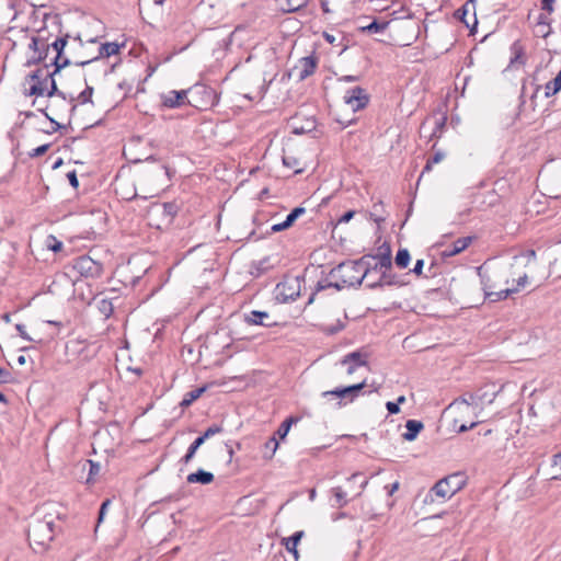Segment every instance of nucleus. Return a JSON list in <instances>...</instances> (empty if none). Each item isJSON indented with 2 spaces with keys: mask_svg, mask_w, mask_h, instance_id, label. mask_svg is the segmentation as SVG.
Listing matches in <instances>:
<instances>
[{
  "mask_svg": "<svg viewBox=\"0 0 561 561\" xmlns=\"http://www.w3.org/2000/svg\"><path fill=\"white\" fill-rule=\"evenodd\" d=\"M513 268L514 266L507 263L492 265L485 263L478 267L485 299L497 302L518 293V288H511V278L515 275Z\"/></svg>",
  "mask_w": 561,
  "mask_h": 561,
  "instance_id": "1",
  "label": "nucleus"
},
{
  "mask_svg": "<svg viewBox=\"0 0 561 561\" xmlns=\"http://www.w3.org/2000/svg\"><path fill=\"white\" fill-rule=\"evenodd\" d=\"M367 257L371 256H363L356 261H345L340 263L330 272V275L339 278L340 282L328 283L327 285L318 283V290H322L327 287H334L340 290L346 286L362 285L363 280L365 278L369 279L370 276V266L367 262Z\"/></svg>",
  "mask_w": 561,
  "mask_h": 561,
  "instance_id": "2",
  "label": "nucleus"
},
{
  "mask_svg": "<svg viewBox=\"0 0 561 561\" xmlns=\"http://www.w3.org/2000/svg\"><path fill=\"white\" fill-rule=\"evenodd\" d=\"M466 482L463 473L455 472L437 481L431 489L430 496L434 495L442 501H446L460 491Z\"/></svg>",
  "mask_w": 561,
  "mask_h": 561,
  "instance_id": "3",
  "label": "nucleus"
},
{
  "mask_svg": "<svg viewBox=\"0 0 561 561\" xmlns=\"http://www.w3.org/2000/svg\"><path fill=\"white\" fill-rule=\"evenodd\" d=\"M188 95L190 99L187 100V103L198 110L213 107L219 101L216 91L202 83H196L191 87Z\"/></svg>",
  "mask_w": 561,
  "mask_h": 561,
  "instance_id": "4",
  "label": "nucleus"
},
{
  "mask_svg": "<svg viewBox=\"0 0 561 561\" xmlns=\"http://www.w3.org/2000/svg\"><path fill=\"white\" fill-rule=\"evenodd\" d=\"M77 66L85 67L84 83L93 85L101 81L110 72V66L106 60L93 57L88 60H79L75 62Z\"/></svg>",
  "mask_w": 561,
  "mask_h": 561,
  "instance_id": "5",
  "label": "nucleus"
},
{
  "mask_svg": "<svg viewBox=\"0 0 561 561\" xmlns=\"http://www.w3.org/2000/svg\"><path fill=\"white\" fill-rule=\"evenodd\" d=\"M42 57H37V96H50L57 90L55 76L59 72H50L48 65L39 66Z\"/></svg>",
  "mask_w": 561,
  "mask_h": 561,
  "instance_id": "6",
  "label": "nucleus"
},
{
  "mask_svg": "<svg viewBox=\"0 0 561 561\" xmlns=\"http://www.w3.org/2000/svg\"><path fill=\"white\" fill-rule=\"evenodd\" d=\"M299 295L300 280L298 277H286L275 287L276 300L282 304L294 301Z\"/></svg>",
  "mask_w": 561,
  "mask_h": 561,
  "instance_id": "7",
  "label": "nucleus"
},
{
  "mask_svg": "<svg viewBox=\"0 0 561 561\" xmlns=\"http://www.w3.org/2000/svg\"><path fill=\"white\" fill-rule=\"evenodd\" d=\"M72 270L84 277H99L102 274V264L88 255H81L73 260Z\"/></svg>",
  "mask_w": 561,
  "mask_h": 561,
  "instance_id": "8",
  "label": "nucleus"
},
{
  "mask_svg": "<svg viewBox=\"0 0 561 561\" xmlns=\"http://www.w3.org/2000/svg\"><path fill=\"white\" fill-rule=\"evenodd\" d=\"M343 99L353 111L364 108L369 102V95L360 87L346 90Z\"/></svg>",
  "mask_w": 561,
  "mask_h": 561,
  "instance_id": "9",
  "label": "nucleus"
},
{
  "mask_svg": "<svg viewBox=\"0 0 561 561\" xmlns=\"http://www.w3.org/2000/svg\"><path fill=\"white\" fill-rule=\"evenodd\" d=\"M55 520L44 516L43 520L37 522V536L41 540H37V545L46 548L47 543L54 539L55 536Z\"/></svg>",
  "mask_w": 561,
  "mask_h": 561,
  "instance_id": "10",
  "label": "nucleus"
},
{
  "mask_svg": "<svg viewBox=\"0 0 561 561\" xmlns=\"http://www.w3.org/2000/svg\"><path fill=\"white\" fill-rule=\"evenodd\" d=\"M188 93L190 89L181 91L171 90L168 93L161 95L162 105L168 108L180 107L187 103Z\"/></svg>",
  "mask_w": 561,
  "mask_h": 561,
  "instance_id": "11",
  "label": "nucleus"
},
{
  "mask_svg": "<svg viewBox=\"0 0 561 561\" xmlns=\"http://www.w3.org/2000/svg\"><path fill=\"white\" fill-rule=\"evenodd\" d=\"M67 45V37L56 38L55 42L50 45L53 51L55 53V57L53 58V65L55 67V72H60L62 68L70 64V60L67 57L62 56V51Z\"/></svg>",
  "mask_w": 561,
  "mask_h": 561,
  "instance_id": "12",
  "label": "nucleus"
},
{
  "mask_svg": "<svg viewBox=\"0 0 561 561\" xmlns=\"http://www.w3.org/2000/svg\"><path fill=\"white\" fill-rule=\"evenodd\" d=\"M244 321L250 325H262L266 328L276 324V322L272 320L268 312L259 310H252L249 313H244Z\"/></svg>",
  "mask_w": 561,
  "mask_h": 561,
  "instance_id": "13",
  "label": "nucleus"
},
{
  "mask_svg": "<svg viewBox=\"0 0 561 561\" xmlns=\"http://www.w3.org/2000/svg\"><path fill=\"white\" fill-rule=\"evenodd\" d=\"M342 365H347V374L352 375L358 367L367 365V356L358 351L348 353L341 362Z\"/></svg>",
  "mask_w": 561,
  "mask_h": 561,
  "instance_id": "14",
  "label": "nucleus"
},
{
  "mask_svg": "<svg viewBox=\"0 0 561 561\" xmlns=\"http://www.w3.org/2000/svg\"><path fill=\"white\" fill-rule=\"evenodd\" d=\"M472 240L473 237L470 236L457 239L455 242H453L450 245L446 247V249L442 251V256L451 257L461 253L471 244Z\"/></svg>",
  "mask_w": 561,
  "mask_h": 561,
  "instance_id": "15",
  "label": "nucleus"
},
{
  "mask_svg": "<svg viewBox=\"0 0 561 561\" xmlns=\"http://www.w3.org/2000/svg\"><path fill=\"white\" fill-rule=\"evenodd\" d=\"M534 33L538 37L547 38L552 33L551 19L549 14L540 13L534 27Z\"/></svg>",
  "mask_w": 561,
  "mask_h": 561,
  "instance_id": "16",
  "label": "nucleus"
},
{
  "mask_svg": "<svg viewBox=\"0 0 561 561\" xmlns=\"http://www.w3.org/2000/svg\"><path fill=\"white\" fill-rule=\"evenodd\" d=\"M296 68L299 70V79L304 80L316 71L317 58L313 56L302 57Z\"/></svg>",
  "mask_w": 561,
  "mask_h": 561,
  "instance_id": "17",
  "label": "nucleus"
},
{
  "mask_svg": "<svg viewBox=\"0 0 561 561\" xmlns=\"http://www.w3.org/2000/svg\"><path fill=\"white\" fill-rule=\"evenodd\" d=\"M62 322L57 320H45L42 323V331L47 333L46 337H42L39 342H49L50 340H54L60 332V329L62 328Z\"/></svg>",
  "mask_w": 561,
  "mask_h": 561,
  "instance_id": "18",
  "label": "nucleus"
},
{
  "mask_svg": "<svg viewBox=\"0 0 561 561\" xmlns=\"http://www.w3.org/2000/svg\"><path fill=\"white\" fill-rule=\"evenodd\" d=\"M151 210L158 215L164 216L165 220L171 222L178 213V206L174 203L154 204L152 205Z\"/></svg>",
  "mask_w": 561,
  "mask_h": 561,
  "instance_id": "19",
  "label": "nucleus"
},
{
  "mask_svg": "<svg viewBox=\"0 0 561 561\" xmlns=\"http://www.w3.org/2000/svg\"><path fill=\"white\" fill-rule=\"evenodd\" d=\"M309 0H275L277 8L283 12H296L308 4Z\"/></svg>",
  "mask_w": 561,
  "mask_h": 561,
  "instance_id": "20",
  "label": "nucleus"
},
{
  "mask_svg": "<svg viewBox=\"0 0 561 561\" xmlns=\"http://www.w3.org/2000/svg\"><path fill=\"white\" fill-rule=\"evenodd\" d=\"M347 390H348V386L343 387V388H335L333 390L323 391L321 393V396L323 398H331V397L339 398L340 401L337 402V407L342 408L345 404V402H343V400L351 402V393Z\"/></svg>",
  "mask_w": 561,
  "mask_h": 561,
  "instance_id": "21",
  "label": "nucleus"
},
{
  "mask_svg": "<svg viewBox=\"0 0 561 561\" xmlns=\"http://www.w3.org/2000/svg\"><path fill=\"white\" fill-rule=\"evenodd\" d=\"M215 477L211 472L198 469L196 472L190 473L186 478L188 483L209 484L214 481Z\"/></svg>",
  "mask_w": 561,
  "mask_h": 561,
  "instance_id": "22",
  "label": "nucleus"
},
{
  "mask_svg": "<svg viewBox=\"0 0 561 561\" xmlns=\"http://www.w3.org/2000/svg\"><path fill=\"white\" fill-rule=\"evenodd\" d=\"M423 427L424 425L421 421L408 420L405 423L407 432L403 434V438L408 442L414 440Z\"/></svg>",
  "mask_w": 561,
  "mask_h": 561,
  "instance_id": "23",
  "label": "nucleus"
},
{
  "mask_svg": "<svg viewBox=\"0 0 561 561\" xmlns=\"http://www.w3.org/2000/svg\"><path fill=\"white\" fill-rule=\"evenodd\" d=\"M42 20L43 26L41 28H37V34L43 33L49 26L54 27L57 31L59 30L60 18L58 14L45 11L42 13Z\"/></svg>",
  "mask_w": 561,
  "mask_h": 561,
  "instance_id": "24",
  "label": "nucleus"
},
{
  "mask_svg": "<svg viewBox=\"0 0 561 561\" xmlns=\"http://www.w3.org/2000/svg\"><path fill=\"white\" fill-rule=\"evenodd\" d=\"M21 91L24 98L35 95V70L25 73Z\"/></svg>",
  "mask_w": 561,
  "mask_h": 561,
  "instance_id": "25",
  "label": "nucleus"
},
{
  "mask_svg": "<svg viewBox=\"0 0 561 561\" xmlns=\"http://www.w3.org/2000/svg\"><path fill=\"white\" fill-rule=\"evenodd\" d=\"M79 466L81 467L82 471H84L87 468L89 469L88 478H87L85 483L87 484L93 483L94 482V478L101 471L100 463L96 462V461H93L91 459H88V460H84V461L80 462Z\"/></svg>",
  "mask_w": 561,
  "mask_h": 561,
  "instance_id": "26",
  "label": "nucleus"
},
{
  "mask_svg": "<svg viewBox=\"0 0 561 561\" xmlns=\"http://www.w3.org/2000/svg\"><path fill=\"white\" fill-rule=\"evenodd\" d=\"M122 46L123 45L115 42L103 43L99 47V54L96 57L105 60V58L118 54Z\"/></svg>",
  "mask_w": 561,
  "mask_h": 561,
  "instance_id": "27",
  "label": "nucleus"
},
{
  "mask_svg": "<svg viewBox=\"0 0 561 561\" xmlns=\"http://www.w3.org/2000/svg\"><path fill=\"white\" fill-rule=\"evenodd\" d=\"M397 284L396 275L391 274L390 271L381 272L380 277L376 282H367V287L377 288L383 285H394Z\"/></svg>",
  "mask_w": 561,
  "mask_h": 561,
  "instance_id": "28",
  "label": "nucleus"
},
{
  "mask_svg": "<svg viewBox=\"0 0 561 561\" xmlns=\"http://www.w3.org/2000/svg\"><path fill=\"white\" fill-rule=\"evenodd\" d=\"M13 160L9 154L0 157V183L5 182L13 169Z\"/></svg>",
  "mask_w": 561,
  "mask_h": 561,
  "instance_id": "29",
  "label": "nucleus"
},
{
  "mask_svg": "<svg viewBox=\"0 0 561 561\" xmlns=\"http://www.w3.org/2000/svg\"><path fill=\"white\" fill-rule=\"evenodd\" d=\"M302 536H304V531L300 530V531H296L293 536L283 539V543H284L286 550L288 552L293 553L295 558L298 557L297 545L300 541V539L302 538Z\"/></svg>",
  "mask_w": 561,
  "mask_h": 561,
  "instance_id": "30",
  "label": "nucleus"
},
{
  "mask_svg": "<svg viewBox=\"0 0 561 561\" xmlns=\"http://www.w3.org/2000/svg\"><path fill=\"white\" fill-rule=\"evenodd\" d=\"M378 259H379V262L377 264H375L374 267H370V273L373 271H391V251H390V248L388 247L386 252L381 255H378Z\"/></svg>",
  "mask_w": 561,
  "mask_h": 561,
  "instance_id": "31",
  "label": "nucleus"
},
{
  "mask_svg": "<svg viewBox=\"0 0 561 561\" xmlns=\"http://www.w3.org/2000/svg\"><path fill=\"white\" fill-rule=\"evenodd\" d=\"M207 387L203 386L196 389H193L185 393L183 400L181 401L180 405L183 408L190 407L195 400H197L205 391Z\"/></svg>",
  "mask_w": 561,
  "mask_h": 561,
  "instance_id": "32",
  "label": "nucleus"
},
{
  "mask_svg": "<svg viewBox=\"0 0 561 561\" xmlns=\"http://www.w3.org/2000/svg\"><path fill=\"white\" fill-rule=\"evenodd\" d=\"M545 90L547 98L552 96L561 91V70L558 72L553 80L546 83Z\"/></svg>",
  "mask_w": 561,
  "mask_h": 561,
  "instance_id": "33",
  "label": "nucleus"
},
{
  "mask_svg": "<svg viewBox=\"0 0 561 561\" xmlns=\"http://www.w3.org/2000/svg\"><path fill=\"white\" fill-rule=\"evenodd\" d=\"M388 25H389L388 21L378 22L377 20H374L370 24H368L366 26H362L360 31L363 33H368V34L381 33L388 27Z\"/></svg>",
  "mask_w": 561,
  "mask_h": 561,
  "instance_id": "34",
  "label": "nucleus"
},
{
  "mask_svg": "<svg viewBox=\"0 0 561 561\" xmlns=\"http://www.w3.org/2000/svg\"><path fill=\"white\" fill-rule=\"evenodd\" d=\"M385 209H383V203L381 201L375 203L371 207V211H370V218L376 222V224H380V222H383L386 220V217H385Z\"/></svg>",
  "mask_w": 561,
  "mask_h": 561,
  "instance_id": "35",
  "label": "nucleus"
},
{
  "mask_svg": "<svg viewBox=\"0 0 561 561\" xmlns=\"http://www.w3.org/2000/svg\"><path fill=\"white\" fill-rule=\"evenodd\" d=\"M278 440L275 436L268 438V440L264 444L263 457L265 459H272L278 448Z\"/></svg>",
  "mask_w": 561,
  "mask_h": 561,
  "instance_id": "36",
  "label": "nucleus"
},
{
  "mask_svg": "<svg viewBox=\"0 0 561 561\" xmlns=\"http://www.w3.org/2000/svg\"><path fill=\"white\" fill-rule=\"evenodd\" d=\"M205 442L198 436L188 447L187 453L182 458V461L184 463H188L195 456L197 449L204 444Z\"/></svg>",
  "mask_w": 561,
  "mask_h": 561,
  "instance_id": "37",
  "label": "nucleus"
},
{
  "mask_svg": "<svg viewBox=\"0 0 561 561\" xmlns=\"http://www.w3.org/2000/svg\"><path fill=\"white\" fill-rule=\"evenodd\" d=\"M332 494L335 499L334 506L341 508L347 504L346 492L341 486L333 488Z\"/></svg>",
  "mask_w": 561,
  "mask_h": 561,
  "instance_id": "38",
  "label": "nucleus"
},
{
  "mask_svg": "<svg viewBox=\"0 0 561 561\" xmlns=\"http://www.w3.org/2000/svg\"><path fill=\"white\" fill-rule=\"evenodd\" d=\"M44 247L49 250V251H53L55 253L61 251L62 249V242L59 241L56 237H54L53 234H49L46 237L45 241H44Z\"/></svg>",
  "mask_w": 561,
  "mask_h": 561,
  "instance_id": "39",
  "label": "nucleus"
},
{
  "mask_svg": "<svg viewBox=\"0 0 561 561\" xmlns=\"http://www.w3.org/2000/svg\"><path fill=\"white\" fill-rule=\"evenodd\" d=\"M410 257V252L407 249H400L397 252L394 262L398 267L405 268L409 265Z\"/></svg>",
  "mask_w": 561,
  "mask_h": 561,
  "instance_id": "40",
  "label": "nucleus"
},
{
  "mask_svg": "<svg viewBox=\"0 0 561 561\" xmlns=\"http://www.w3.org/2000/svg\"><path fill=\"white\" fill-rule=\"evenodd\" d=\"M298 417H294V416H290L288 419H286L278 427L276 434L279 436L280 439L285 438L286 435L288 434L289 430H290V426L294 424V423H297L298 422Z\"/></svg>",
  "mask_w": 561,
  "mask_h": 561,
  "instance_id": "41",
  "label": "nucleus"
},
{
  "mask_svg": "<svg viewBox=\"0 0 561 561\" xmlns=\"http://www.w3.org/2000/svg\"><path fill=\"white\" fill-rule=\"evenodd\" d=\"M306 213V208L305 207H296L294 208L286 217L285 219V222H286V226H288L289 228L294 225V222L301 216Z\"/></svg>",
  "mask_w": 561,
  "mask_h": 561,
  "instance_id": "42",
  "label": "nucleus"
},
{
  "mask_svg": "<svg viewBox=\"0 0 561 561\" xmlns=\"http://www.w3.org/2000/svg\"><path fill=\"white\" fill-rule=\"evenodd\" d=\"M43 116H44V119H43L42 123L43 124H48L49 128L39 127L38 128L39 130H42V131H44L46 134H49L51 131L57 130L60 127V125L56 121L50 119L45 112H43Z\"/></svg>",
  "mask_w": 561,
  "mask_h": 561,
  "instance_id": "43",
  "label": "nucleus"
},
{
  "mask_svg": "<svg viewBox=\"0 0 561 561\" xmlns=\"http://www.w3.org/2000/svg\"><path fill=\"white\" fill-rule=\"evenodd\" d=\"M551 468L552 479H561V453L553 456Z\"/></svg>",
  "mask_w": 561,
  "mask_h": 561,
  "instance_id": "44",
  "label": "nucleus"
},
{
  "mask_svg": "<svg viewBox=\"0 0 561 561\" xmlns=\"http://www.w3.org/2000/svg\"><path fill=\"white\" fill-rule=\"evenodd\" d=\"M93 94V85L85 84V89L78 95V101L80 104H87L91 101Z\"/></svg>",
  "mask_w": 561,
  "mask_h": 561,
  "instance_id": "45",
  "label": "nucleus"
},
{
  "mask_svg": "<svg viewBox=\"0 0 561 561\" xmlns=\"http://www.w3.org/2000/svg\"><path fill=\"white\" fill-rule=\"evenodd\" d=\"M366 387V381H362L356 385L348 386V392L351 393V402H353L357 397L358 393Z\"/></svg>",
  "mask_w": 561,
  "mask_h": 561,
  "instance_id": "46",
  "label": "nucleus"
},
{
  "mask_svg": "<svg viewBox=\"0 0 561 561\" xmlns=\"http://www.w3.org/2000/svg\"><path fill=\"white\" fill-rule=\"evenodd\" d=\"M221 432L222 427L220 425H211L199 437L205 442L207 438L213 437L214 435Z\"/></svg>",
  "mask_w": 561,
  "mask_h": 561,
  "instance_id": "47",
  "label": "nucleus"
},
{
  "mask_svg": "<svg viewBox=\"0 0 561 561\" xmlns=\"http://www.w3.org/2000/svg\"><path fill=\"white\" fill-rule=\"evenodd\" d=\"M344 325L341 321H337L336 324L333 325H323L322 331L328 335H333L343 330Z\"/></svg>",
  "mask_w": 561,
  "mask_h": 561,
  "instance_id": "48",
  "label": "nucleus"
},
{
  "mask_svg": "<svg viewBox=\"0 0 561 561\" xmlns=\"http://www.w3.org/2000/svg\"><path fill=\"white\" fill-rule=\"evenodd\" d=\"M99 309L106 318H108L113 312V305L111 301L102 299L100 301Z\"/></svg>",
  "mask_w": 561,
  "mask_h": 561,
  "instance_id": "49",
  "label": "nucleus"
},
{
  "mask_svg": "<svg viewBox=\"0 0 561 561\" xmlns=\"http://www.w3.org/2000/svg\"><path fill=\"white\" fill-rule=\"evenodd\" d=\"M527 274L519 275L517 279L511 278V288H518V291L520 288H523L527 284Z\"/></svg>",
  "mask_w": 561,
  "mask_h": 561,
  "instance_id": "50",
  "label": "nucleus"
},
{
  "mask_svg": "<svg viewBox=\"0 0 561 561\" xmlns=\"http://www.w3.org/2000/svg\"><path fill=\"white\" fill-rule=\"evenodd\" d=\"M468 7H469V2H467L466 4H463L460 9H458L455 13V15L460 20L462 21L467 26H469V23L468 21L466 20V15L468 13Z\"/></svg>",
  "mask_w": 561,
  "mask_h": 561,
  "instance_id": "51",
  "label": "nucleus"
},
{
  "mask_svg": "<svg viewBox=\"0 0 561 561\" xmlns=\"http://www.w3.org/2000/svg\"><path fill=\"white\" fill-rule=\"evenodd\" d=\"M444 159L443 152H436L431 159L427 160L424 171H428L432 168V164L438 163Z\"/></svg>",
  "mask_w": 561,
  "mask_h": 561,
  "instance_id": "52",
  "label": "nucleus"
},
{
  "mask_svg": "<svg viewBox=\"0 0 561 561\" xmlns=\"http://www.w3.org/2000/svg\"><path fill=\"white\" fill-rule=\"evenodd\" d=\"M445 123H446V117H440L435 121V128L432 131L431 138L437 137V134L442 133V130L445 126Z\"/></svg>",
  "mask_w": 561,
  "mask_h": 561,
  "instance_id": "53",
  "label": "nucleus"
},
{
  "mask_svg": "<svg viewBox=\"0 0 561 561\" xmlns=\"http://www.w3.org/2000/svg\"><path fill=\"white\" fill-rule=\"evenodd\" d=\"M110 505H111V500H108V499H107V500H105V501L101 504V507H100V511H99V519H98V523H99V524L103 520V518H104V516H105V514H106V512H107V510H108Z\"/></svg>",
  "mask_w": 561,
  "mask_h": 561,
  "instance_id": "54",
  "label": "nucleus"
},
{
  "mask_svg": "<svg viewBox=\"0 0 561 561\" xmlns=\"http://www.w3.org/2000/svg\"><path fill=\"white\" fill-rule=\"evenodd\" d=\"M283 163L284 165L290 168V169H294L296 167H298V160L295 158V157H289V156H284L283 157Z\"/></svg>",
  "mask_w": 561,
  "mask_h": 561,
  "instance_id": "55",
  "label": "nucleus"
},
{
  "mask_svg": "<svg viewBox=\"0 0 561 561\" xmlns=\"http://www.w3.org/2000/svg\"><path fill=\"white\" fill-rule=\"evenodd\" d=\"M554 2L556 0H541V9L546 11L548 14H551L554 11Z\"/></svg>",
  "mask_w": 561,
  "mask_h": 561,
  "instance_id": "56",
  "label": "nucleus"
},
{
  "mask_svg": "<svg viewBox=\"0 0 561 561\" xmlns=\"http://www.w3.org/2000/svg\"><path fill=\"white\" fill-rule=\"evenodd\" d=\"M67 179L69 180V183L73 188H78L79 181H78L77 172L75 170L67 173Z\"/></svg>",
  "mask_w": 561,
  "mask_h": 561,
  "instance_id": "57",
  "label": "nucleus"
},
{
  "mask_svg": "<svg viewBox=\"0 0 561 561\" xmlns=\"http://www.w3.org/2000/svg\"><path fill=\"white\" fill-rule=\"evenodd\" d=\"M386 408L390 414H397L400 412V408H399L398 403L392 402V401H388L386 403Z\"/></svg>",
  "mask_w": 561,
  "mask_h": 561,
  "instance_id": "58",
  "label": "nucleus"
},
{
  "mask_svg": "<svg viewBox=\"0 0 561 561\" xmlns=\"http://www.w3.org/2000/svg\"><path fill=\"white\" fill-rule=\"evenodd\" d=\"M20 336L28 342L32 341V337L27 335L26 331H25V325L24 324H16L15 325Z\"/></svg>",
  "mask_w": 561,
  "mask_h": 561,
  "instance_id": "59",
  "label": "nucleus"
},
{
  "mask_svg": "<svg viewBox=\"0 0 561 561\" xmlns=\"http://www.w3.org/2000/svg\"><path fill=\"white\" fill-rule=\"evenodd\" d=\"M423 266H424V260H417L414 264L412 272L415 275L420 276V275H422Z\"/></svg>",
  "mask_w": 561,
  "mask_h": 561,
  "instance_id": "60",
  "label": "nucleus"
},
{
  "mask_svg": "<svg viewBox=\"0 0 561 561\" xmlns=\"http://www.w3.org/2000/svg\"><path fill=\"white\" fill-rule=\"evenodd\" d=\"M355 215V211L354 210H348L346 211L340 219H339V224H346Z\"/></svg>",
  "mask_w": 561,
  "mask_h": 561,
  "instance_id": "61",
  "label": "nucleus"
},
{
  "mask_svg": "<svg viewBox=\"0 0 561 561\" xmlns=\"http://www.w3.org/2000/svg\"><path fill=\"white\" fill-rule=\"evenodd\" d=\"M289 227L286 226V222L285 220L283 222H279V224H275L272 226L271 230L272 232H279V231H283V230H286L288 229Z\"/></svg>",
  "mask_w": 561,
  "mask_h": 561,
  "instance_id": "62",
  "label": "nucleus"
},
{
  "mask_svg": "<svg viewBox=\"0 0 561 561\" xmlns=\"http://www.w3.org/2000/svg\"><path fill=\"white\" fill-rule=\"evenodd\" d=\"M340 82H355L359 80L358 76H342L337 79Z\"/></svg>",
  "mask_w": 561,
  "mask_h": 561,
  "instance_id": "63",
  "label": "nucleus"
},
{
  "mask_svg": "<svg viewBox=\"0 0 561 561\" xmlns=\"http://www.w3.org/2000/svg\"><path fill=\"white\" fill-rule=\"evenodd\" d=\"M478 425V422H472L471 424L469 425H466V424H462L459 428H458V433H465L469 430H472L476 426Z\"/></svg>",
  "mask_w": 561,
  "mask_h": 561,
  "instance_id": "64",
  "label": "nucleus"
}]
</instances>
